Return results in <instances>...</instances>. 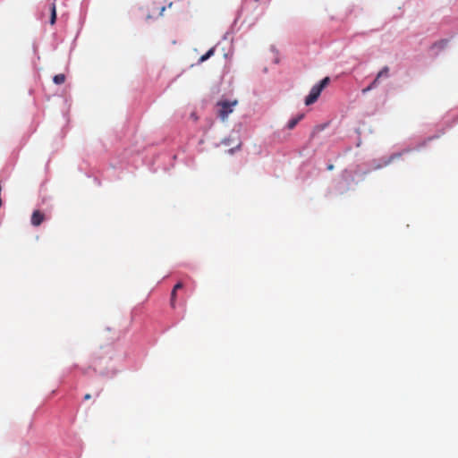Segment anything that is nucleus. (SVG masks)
Instances as JSON below:
<instances>
[{
    "label": "nucleus",
    "instance_id": "1a4fd4ad",
    "mask_svg": "<svg viewBox=\"0 0 458 458\" xmlns=\"http://www.w3.org/2000/svg\"><path fill=\"white\" fill-rule=\"evenodd\" d=\"M329 77H325L319 83L316 84L321 90H323L329 83Z\"/></svg>",
    "mask_w": 458,
    "mask_h": 458
},
{
    "label": "nucleus",
    "instance_id": "dca6fc26",
    "mask_svg": "<svg viewBox=\"0 0 458 458\" xmlns=\"http://www.w3.org/2000/svg\"><path fill=\"white\" fill-rule=\"evenodd\" d=\"M432 139H433V137L428 138L427 140L423 141V142L420 145V147H423V146H425V145H426V143H427V141H429V140H431Z\"/></svg>",
    "mask_w": 458,
    "mask_h": 458
},
{
    "label": "nucleus",
    "instance_id": "6ab92c4d",
    "mask_svg": "<svg viewBox=\"0 0 458 458\" xmlns=\"http://www.w3.org/2000/svg\"><path fill=\"white\" fill-rule=\"evenodd\" d=\"M151 17H152V15H150V14H148V16H147L148 19H149Z\"/></svg>",
    "mask_w": 458,
    "mask_h": 458
},
{
    "label": "nucleus",
    "instance_id": "0eeeda50",
    "mask_svg": "<svg viewBox=\"0 0 458 458\" xmlns=\"http://www.w3.org/2000/svg\"><path fill=\"white\" fill-rule=\"evenodd\" d=\"M65 79H66L65 75L63 73H60V74H56L54 76L53 81L57 85H61L65 82Z\"/></svg>",
    "mask_w": 458,
    "mask_h": 458
},
{
    "label": "nucleus",
    "instance_id": "f257e3e1",
    "mask_svg": "<svg viewBox=\"0 0 458 458\" xmlns=\"http://www.w3.org/2000/svg\"><path fill=\"white\" fill-rule=\"evenodd\" d=\"M237 105V101L223 100L217 103L218 116L223 120H226L228 115L233 113V107Z\"/></svg>",
    "mask_w": 458,
    "mask_h": 458
},
{
    "label": "nucleus",
    "instance_id": "2eb2a0df",
    "mask_svg": "<svg viewBox=\"0 0 458 458\" xmlns=\"http://www.w3.org/2000/svg\"><path fill=\"white\" fill-rule=\"evenodd\" d=\"M165 6H161V7L159 8V13H158V14H157V15H158V16H161V15L163 14V13L165 12Z\"/></svg>",
    "mask_w": 458,
    "mask_h": 458
},
{
    "label": "nucleus",
    "instance_id": "f8f14e48",
    "mask_svg": "<svg viewBox=\"0 0 458 458\" xmlns=\"http://www.w3.org/2000/svg\"><path fill=\"white\" fill-rule=\"evenodd\" d=\"M448 41L444 39L434 44V47L444 48L447 45Z\"/></svg>",
    "mask_w": 458,
    "mask_h": 458
},
{
    "label": "nucleus",
    "instance_id": "9d476101",
    "mask_svg": "<svg viewBox=\"0 0 458 458\" xmlns=\"http://www.w3.org/2000/svg\"><path fill=\"white\" fill-rule=\"evenodd\" d=\"M378 82H377V79H375L371 84L369 86H368L366 89H362V92L363 93H366L369 90H371L372 89L376 88L377 86Z\"/></svg>",
    "mask_w": 458,
    "mask_h": 458
},
{
    "label": "nucleus",
    "instance_id": "20e7f679",
    "mask_svg": "<svg viewBox=\"0 0 458 458\" xmlns=\"http://www.w3.org/2000/svg\"><path fill=\"white\" fill-rule=\"evenodd\" d=\"M51 15H50V24L54 25L56 21V6L55 4L53 3L50 8Z\"/></svg>",
    "mask_w": 458,
    "mask_h": 458
},
{
    "label": "nucleus",
    "instance_id": "39448f33",
    "mask_svg": "<svg viewBox=\"0 0 458 458\" xmlns=\"http://www.w3.org/2000/svg\"><path fill=\"white\" fill-rule=\"evenodd\" d=\"M301 119L302 115L291 119L287 123V128L293 130Z\"/></svg>",
    "mask_w": 458,
    "mask_h": 458
},
{
    "label": "nucleus",
    "instance_id": "a211bd4d",
    "mask_svg": "<svg viewBox=\"0 0 458 458\" xmlns=\"http://www.w3.org/2000/svg\"><path fill=\"white\" fill-rule=\"evenodd\" d=\"M334 169V165L330 164L327 165V170L331 171Z\"/></svg>",
    "mask_w": 458,
    "mask_h": 458
},
{
    "label": "nucleus",
    "instance_id": "4468645a",
    "mask_svg": "<svg viewBox=\"0 0 458 458\" xmlns=\"http://www.w3.org/2000/svg\"><path fill=\"white\" fill-rule=\"evenodd\" d=\"M401 156H402V153L393 154V155L390 157L389 162L393 161V160H394V159H395V158H399Z\"/></svg>",
    "mask_w": 458,
    "mask_h": 458
},
{
    "label": "nucleus",
    "instance_id": "7ed1b4c3",
    "mask_svg": "<svg viewBox=\"0 0 458 458\" xmlns=\"http://www.w3.org/2000/svg\"><path fill=\"white\" fill-rule=\"evenodd\" d=\"M45 220V215L39 211L35 210L31 215V225L34 226H39Z\"/></svg>",
    "mask_w": 458,
    "mask_h": 458
},
{
    "label": "nucleus",
    "instance_id": "9b49d317",
    "mask_svg": "<svg viewBox=\"0 0 458 458\" xmlns=\"http://www.w3.org/2000/svg\"><path fill=\"white\" fill-rule=\"evenodd\" d=\"M175 301H176V291L172 290L171 299H170V305L172 308H175Z\"/></svg>",
    "mask_w": 458,
    "mask_h": 458
},
{
    "label": "nucleus",
    "instance_id": "6e6552de",
    "mask_svg": "<svg viewBox=\"0 0 458 458\" xmlns=\"http://www.w3.org/2000/svg\"><path fill=\"white\" fill-rule=\"evenodd\" d=\"M215 53V48H210L205 55H201L199 62L203 63L207 61L208 58H210Z\"/></svg>",
    "mask_w": 458,
    "mask_h": 458
},
{
    "label": "nucleus",
    "instance_id": "f03ea898",
    "mask_svg": "<svg viewBox=\"0 0 458 458\" xmlns=\"http://www.w3.org/2000/svg\"><path fill=\"white\" fill-rule=\"evenodd\" d=\"M321 91L322 90L317 85H314L311 88L310 94L307 96L305 99V104L307 106H310L315 103L318 100V97L320 96Z\"/></svg>",
    "mask_w": 458,
    "mask_h": 458
},
{
    "label": "nucleus",
    "instance_id": "ddd939ff",
    "mask_svg": "<svg viewBox=\"0 0 458 458\" xmlns=\"http://www.w3.org/2000/svg\"><path fill=\"white\" fill-rule=\"evenodd\" d=\"M182 287H183L182 283L179 282V283H177V284L174 286L173 290H174V291H176V292H177L179 289H182Z\"/></svg>",
    "mask_w": 458,
    "mask_h": 458
},
{
    "label": "nucleus",
    "instance_id": "423d86ee",
    "mask_svg": "<svg viewBox=\"0 0 458 458\" xmlns=\"http://www.w3.org/2000/svg\"><path fill=\"white\" fill-rule=\"evenodd\" d=\"M389 75V68L387 66H385L382 68V70L377 73V77L375 79H377V82H379L380 78H387Z\"/></svg>",
    "mask_w": 458,
    "mask_h": 458
},
{
    "label": "nucleus",
    "instance_id": "f3484780",
    "mask_svg": "<svg viewBox=\"0 0 458 458\" xmlns=\"http://www.w3.org/2000/svg\"><path fill=\"white\" fill-rule=\"evenodd\" d=\"M91 398V395L89 394H86L84 395V400H89Z\"/></svg>",
    "mask_w": 458,
    "mask_h": 458
}]
</instances>
